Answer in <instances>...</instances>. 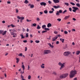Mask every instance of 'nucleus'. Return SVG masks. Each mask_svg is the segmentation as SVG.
<instances>
[{
  "label": "nucleus",
  "mask_w": 80,
  "mask_h": 80,
  "mask_svg": "<svg viewBox=\"0 0 80 80\" xmlns=\"http://www.w3.org/2000/svg\"><path fill=\"white\" fill-rule=\"evenodd\" d=\"M77 74V71L75 70H72L70 73L69 76L70 78H72Z\"/></svg>",
  "instance_id": "1"
},
{
  "label": "nucleus",
  "mask_w": 80,
  "mask_h": 80,
  "mask_svg": "<svg viewBox=\"0 0 80 80\" xmlns=\"http://www.w3.org/2000/svg\"><path fill=\"white\" fill-rule=\"evenodd\" d=\"M58 65L59 66H61V67L60 68V70H62L63 68L65 67V63L63 62L62 64L61 63V62H59L58 63Z\"/></svg>",
  "instance_id": "2"
},
{
  "label": "nucleus",
  "mask_w": 80,
  "mask_h": 80,
  "mask_svg": "<svg viewBox=\"0 0 80 80\" xmlns=\"http://www.w3.org/2000/svg\"><path fill=\"white\" fill-rule=\"evenodd\" d=\"M70 54H71V52L69 51H66L63 53V55L65 57H68Z\"/></svg>",
  "instance_id": "3"
},
{
  "label": "nucleus",
  "mask_w": 80,
  "mask_h": 80,
  "mask_svg": "<svg viewBox=\"0 0 80 80\" xmlns=\"http://www.w3.org/2000/svg\"><path fill=\"white\" fill-rule=\"evenodd\" d=\"M7 31H4L3 30H0V34H2L3 35H5L6 33H7Z\"/></svg>",
  "instance_id": "4"
},
{
  "label": "nucleus",
  "mask_w": 80,
  "mask_h": 80,
  "mask_svg": "<svg viewBox=\"0 0 80 80\" xmlns=\"http://www.w3.org/2000/svg\"><path fill=\"white\" fill-rule=\"evenodd\" d=\"M50 53V50H45L44 52V55H47Z\"/></svg>",
  "instance_id": "5"
},
{
  "label": "nucleus",
  "mask_w": 80,
  "mask_h": 80,
  "mask_svg": "<svg viewBox=\"0 0 80 80\" xmlns=\"http://www.w3.org/2000/svg\"><path fill=\"white\" fill-rule=\"evenodd\" d=\"M72 8L74 9L72 10V12H76V11H77V10H78V8L77 7H72Z\"/></svg>",
  "instance_id": "6"
},
{
  "label": "nucleus",
  "mask_w": 80,
  "mask_h": 80,
  "mask_svg": "<svg viewBox=\"0 0 80 80\" xmlns=\"http://www.w3.org/2000/svg\"><path fill=\"white\" fill-rule=\"evenodd\" d=\"M40 5H43V6H46V5H47V3L45 2H40Z\"/></svg>",
  "instance_id": "7"
},
{
  "label": "nucleus",
  "mask_w": 80,
  "mask_h": 80,
  "mask_svg": "<svg viewBox=\"0 0 80 80\" xmlns=\"http://www.w3.org/2000/svg\"><path fill=\"white\" fill-rule=\"evenodd\" d=\"M57 38H58V36H56V37H54V38H52V41L54 42V41H55V40H57Z\"/></svg>",
  "instance_id": "8"
},
{
  "label": "nucleus",
  "mask_w": 80,
  "mask_h": 80,
  "mask_svg": "<svg viewBox=\"0 0 80 80\" xmlns=\"http://www.w3.org/2000/svg\"><path fill=\"white\" fill-rule=\"evenodd\" d=\"M53 1L55 3H59V2H60L58 0H53Z\"/></svg>",
  "instance_id": "9"
},
{
  "label": "nucleus",
  "mask_w": 80,
  "mask_h": 80,
  "mask_svg": "<svg viewBox=\"0 0 80 80\" xmlns=\"http://www.w3.org/2000/svg\"><path fill=\"white\" fill-rule=\"evenodd\" d=\"M63 75V77H64V78H66V77H67V76L68 75V74L66 73Z\"/></svg>",
  "instance_id": "10"
},
{
  "label": "nucleus",
  "mask_w": 80,
  "mask_h": 80,
  "mask_svg": "<svg viewBox=\"0 0 80 80\" xmlns=\"http://www.w3.org/2000/svg\"><path fill=\"white\" fill-rule=\"evenodd\" d=\"M53 8H60V6H53Z\"/></svg>",
  "instance_id": "11"
},
{
  "label": "nucleus",
  "mask_w": 80,
  "mask_h": 80,
  "mask_svg": "<svg viewBox=\"0 0 80 80\" xmlns=\"http://www.w3.org/2000/svg\"><path fill=\"white\" fill-rule=\"evenodd\" d=\"M69 17H70V15L66 16L64 18V20H67V19H68Z\"/></svg>",
  "instance_id": "12"
},
{
  "label": "nucleus",
  "mask_w": 80,
  "mask_h": 80,
  "mask_svg": "<svg viewBox=\"0 0 80 80\" xmlns=\"http://www.w3.org/2000/svg\"><path fill=\"white\" fill-rule=\"evenodd\" d=\"M47 27L48 28L52 27V24L50 23H49L48 24Z\"/></svg>",
  "instance_id": "13"
},
{
  "label": "nucleus",
  "mask_w": 80,
  "mask_h": 80,
  "mask_svg": "<svg viewBox=\"0 0 80 80\" xmlns=\"http://www.w3.org/2000/svg\"><path fill=\"white\" fill-rule=\"evenodd\" d=\"M44 65H45V64H42V65H41V67L42 68H45V66H44Z\"/></svg>",
  "instance_id": "14"
},
{
  "label": "nucleus",
  "mask_w": 80,
  "mask_h": 80,
  "mask_svg": "<svg viewBox=\"0 0 80 80\" xmlns=\"http://www.w3.org/2000/svg\"><path fill=\"white\" fill-rule=\"evenodd\" d=\"M59 40L60 41H61L62 43H63L64 42V41H65V39H62V38H60Z\"/></svg>",
  "instance_id": "15"
},
{
  "label": "nucleus",
  "mask_w": 80,
  "mask_h": 80,
  "mask_svg": "<svg viewBox=\"0 0 80 80\" xmlns=\"http://www.w3.org/2000/svg\"><path fill=\"white\" fill-rule=\"evenodd\" d=\"M48 45H49L50 47H51L52 48H53V46L52 45V44H51V43H49L48 44Z\"/></svg>",
  "instance_id": "16"
},
{
  "label": "nucleus",
  "mask_w": 80,
  "mask_h": 80,
  "mask_svg": "<svg viewBox=\"0 0 80 80\" xmlns=\"http://www.w3.org/2000/svg\"><path fill=\"white\" fill-rule=\"evenodd\" d=\"M16 60H17L16 63H18V62H19V60H20V59H19V58H16Z\"/></svg>",
  "instance_id": "17"
},
{
  "label": "nucleus",
  "mask_w": 80,
  "mask_h": 80,
  "mask_svg": "<svg viewBox=\"0 0 80 80\" xmlns=\"http://www.w3.org/2000/svg\"><path fill=\"white\" fill-rule=\"evenodd\" d=\"M20 36L21 37V38L22 39H23V38H25V37L23 36V34H21L20 35Z\"/></svg>",
  "instance_id": "18"
},
{
  "label": "nucleus",
  "mask_w": 80,
  "mask_h": 80,
  "mask_svg": "<svg viewBox=\"0 0 80 80\" xmlns=\"http://www.w3.org/2000/svg\"><path fill=\"white\" fill-rule=\"evenodd\" d=\"M22 68H23V70H25V66L24 65H22Z\"/></svg>",
  "instance_id": "19"
},
{
  "label": "nucleus",
  "mask_w": 80,
  "mask_h": 80,
  "mask_svg": "<svg viewBox=\"0 0 80 80\" xmlns=\"http://www.w3.org/2000/svg\"><path fill=\"white\" fill-rule=\"evenodd\" d=\"M60 77L61 78H64L63 74L61 75L60 76Z\"/></svg>",
  "instance_id": "20"
},
{
  "label": "nucleus",
  "mask_w": 80,
  "mask_h": 80,
  "mask_svg": "<svg viewBox=\"0 0 80 80\" xmlns=\"http://www.w3.org/2000/svg\"><path fill=\"white\" fill-rule=\"evenodd\" d=\"M41 27H40V26L39 25H38V26L37 27V29H38V30H39V29H40Z\"/></svg>",
  "instance_id": "21"
},
{
  "label": "nucleus",
  "mask_w": 80,
  "mask_h": 80,
  "mask_svg": "<svg viewBox=\"0 0 80 80\" xmlns=\"http://www.w3.org/2000/svg\"><path fill=\"white\" fill-rule=\"evenodd\" d=\"M76 5L77 6V7H80V5L79 3L76 4Z\"/></svg>",
  "instance_id": "22"
},
{
  "label": "nucleus",
  "mask_w": 80,
  "mask_h": 80,
  "mask_svg": "<svg viewBox=\"0 0 80 80\" xmlns=\"http://www.w3.org/2000/svg\"><path fill=\"white\" fill-rule=\"evenodd\" d=\"M24 3L26 4H27V3H28V0H25L24 1Z\"/></svg>",
  "instance_id": "23"
},
{
  "label": "nucleus",
  "mask_w": 80,
  "mask_h": 80,
  "mask_svg": "<svg viewBox=\"0 0 80 80\" xmlns=\"http://www.w3.org/2000/svg\"><path fill=\"white\" fill-rule=\"evenodd\" d=\"M46 27V25H44L42 26V28L43 29L44 28H45Z\"/></svg>",
  "instance_id": "24"
},
{
  "label": "nucleus",
  "mask_w": 80,
  "mask_h": 80,
  "mask_svg": "<svg viewBox=\"0 0 80 80\" xmlns=\"http://www.w3.org/2000/svg\"><path fill=\"white\" fill-rule=\"evenodd\" d=\"M66 5V6H69V4H68V2H65L64 3Z\"/></svg>",
  "instance_id": "25"
},
{
  "label": "nucleus",
  "mask_w": 80,
  "mask_h": 80,
  "mask_svg": "<svg viewBox=\"0 0 80 80\" xmlns=\"http://www.w3.org/2000/svg\"><path fill=\"white\" fill-rule=\"evenodd\" d=\"M44 13H45L46 14H47L48 13V11H47V10H46L44 11Z\"/></svg>",
  "instance_id": "26"
},
{
  "label": "nucleus",
  "mask_w": 80,
  "mask_h": 80,
  "mask_svg": "<svg viewBox=\"0 0 80 80\" xmlns=\"http://www.w3.org/2000/svg\"><path fill=\"white\" fill-rule=\"evenodd\" d=\"M70 4H71V5H75V4L73 2H70Z\"/></svg>",
  "instance_id": "27"
},
{
  "label": "nucleus",
  "mask_w": 80,
  "mask_h": 80,
  "mask_svg": "<svg viewBox=\"0 0 80 80\" xmlns=\"http://www.w3.org/2000/svg\"><path fill=\"white\" fill-rule=\"evenodd\" d=\"M23 55V54L22 53H19V54L18 55V56L20 57H22Z\"/></svg>",
  "instance_id": "28"
},
{
  "label": "nucleus",
  "mask_w": 80,
  "mask_h": 80,
  "mask_svg": "<svg viewBox=\"0 0 80 80\" xmlns=\"http://www.w3.org/2000/svg\"><path fill=\"white\" fill-rule=\"evenodd\" d=\"M56 15H60L58 11H57V13H56Z\"/></svg>",
  "instance_id": "29"
},
{
  "label": "nucleus",
  "mask_w": 80,
  "mask_h": 80,
  "mask_svg": "<svg viewBox=\"0 0 80 80\" xmlns=\"http://www.w3.org/2000/svg\"><path fill=\"white\" fill-rule=\"evenodd\" d=\"M36 20L38 21V22L40 21V19H39L38 18H36Z\"/></svg>",
  "instance_id": "30"
},
{
  "label": "nucleus",
  "mask_w": 80,
  "mask_h": 80,
  "mask_svg": "<svg viewBox=\"0 0 80 80\" xmlns=\"http://www.w3.org/2000/svg\"><path fill=\"white\" fill-rule=\"evenodd\" d=\"M31 78V76H30V75H29L28 77V80H30V79Z\"/></svg>",
  "instance_id": "31"
},
{
  "label": "nucleus",
  "mask_w": 80,
  "mask_h": 80,
  "mask_svg": "<svg viewBox=\"0 0 80 80\" xmlns=\"http://www.w3.org/2000/svg\"><path fill=\"white\" fill-rule=\"evenodd\" d=\"M44 30H50V29H49V28H44Z\"/></svg>",
  "instance_id": "32"
},
{
  "label": "nucleus",
  "mask_w": 80,
  "mask_h": 80,
  "mask_svg": "<svg viewBox=\"0 0 80 80\" xmlns=\"http://www.w3.org/2000/svg\"><path fill=\"white\" fill-rule=\"evenodd\" d=\"M30 7L31 8H33V7H34V5H33V4H32L31 5H30Z\"/></svg>",
  "instance_id": "33"
},
{
  "label": "nucleus",
  "mask_w": 80,
  "mask_h": 80,
  "mask_svg": "<svg viewBox=\"0 0 80 80\" xmlns=\"http://www.w3.org/2000/svg\"><path fill=\"white\" fill-rule=\"evenodd\" d=\"M35 42L37 43H40V41L36 40L35 41Z\"/></svg>",
  "instance_id": "34"
},
{
  "label": "nucleus",
  "mask_w": 80,
  "mask_h": 80,
  "mask_svg": "<svg viewBox=\"0 0 80 80\" xmlns=\"http://www.w3.org/2000/svg\"><path fill=\"white\" fill-rule=\"evenodd\" d=\"M80 53V51H78L76 52V54L77 55H79V54Z\"/></svg>",
  "instance_id": "35"
},
{
  "label": "nucleus",
  "mask_w": 80,
  "mask_h": 80,
  "mask_svg": "<svg viewBox=\"0 0 80 80\" xmlns=\"http://www.w3.org/2000/svg\"><path fill=\"white\" fill-rule=\"evenodd\" d=\"M26 37L27 38L28 37V33H27L26 34Z\"/></svg>",
  "instance_id": "36"
},
{
  "label": "nucleus",
  "mask_w": 80,
  "mask_h": 80,
  "mask_svg": "<svg viewBox=\"0 0 80 80\" xmlns=\"http://www.w3.org/2000/svg\"><path fill=\"white\" fill-rule=\"evenodd\" d=\"M32 25L34 27H36V26H37V24H36L35 23H34Z\"/></svg>",
  "instance_id": "37"
},
{
  "label": "nucleus",
  "mask_w": 80,
  "mask_h": 80,
  "mask_svg": "<svg viewBox=\"0 0 80 80\" xmlns=\"http://www.w3.org/2000/svg\"><path fill=\"white\" fill-rule=\"evenodd\" d=\"M67 10L66 9L63 11V12H62V13L64 14L65 13H66V12H67Z\"/></svg>",
  "instance_id": "38"
},
{
  "label": "nucleus",
  "mask_w": 80,
  "mask_h": 80,
  "mask_svg": "<svg viewBox=\"0 0 80 80\" xmlns=\"http://www.w3.org/2000/svg\"><path fill=\"white\" fill-rule=\"evenodd\" d=\"M69 10L70 12H72V8H69Z\"/></svg>",
  "instance_id": "39"
},
{
  "label": "nucleus",
  "mask_w": 80,
  "mask_h": 80,
  "mask_svg": "<svg viewBox=\"0 0 80 80\" xmlns=\"http://www.w3.org/2000/svg\"><path fill=\"white\" fill-rule=\"evenodd\" d=\"M20 73H21V75H22V74H23V73H24V70H23V72H22V71H21Z\"/></svg>",
  "instance_id": "40"
},
{
  "label": "nucleus",
  "mask_w": 80,
  "mask_h": 80,
  "mask_svg": "<svg viewBox=\"0 0 80 80\" xmlns=\"http://www.w3.org/2000/svg\"><path fill=\"white\" fill-rule=\"evenodd\" d=\"M57 20H58V22H60V21L62 20V19L60 18H58L57 19Z\"/></svg>",
  "instance_id": "41"
},
{
  "label": "nucleus",
  "mask_w": 80,
  "mask_h": 80,
  "mask_svg": "<svg viewBox=\"0 0 80 80\" xmlns=\"http://www.w3.org/2000/svg\"><path fill=\"white\" fill-rule=\"evenodd\" d=\"M21 78H22V79H24L23 78V76L22 75H21Z\"/></svg>",
  "instance_id": "42"
},
{
  "label": "nucleus",
  "mask_w": 80,
  "mask_h": 80,
  "mask_svg": "<svg viewBox=\"0 0 80 80\" xmlns=\"http://www.w3.org/2000/svg\"><path fill=\"white\" fill-rule=\"evenodd\" d=\"M45 32H47V31H43L42 32V33H45Z\"/></svg>",
  "instance_id": "43"
},
{
  "label": "nucleus",
  "mask_w": 80,
  "mask_h": 80,
  "mask_svg": "<svg viewBox=\"0 0 80 80\" xmlns=\"http://www.w3.org/2000/svg\"><path fill=\"white\" fill-rule=\"evenodd\" d=\"M49 12L50 13H53V11H49Z\"/></svg>",
  "instance_id": "44"
},
{
  "label": "nucleus",
  "mask_w": 80,
  "mask_h": 80,
  "mask_svg": "<svg viewBox=\"0 0 80 80\" xmlns=\"http://www.w3.org/2000/svg\"><path fill=\"white\" fill-rule=\"evenodd\" d=\"M64 34H68V32L67 31H65L64 32Z\"/></svg>",
  "instance_id": "45"
},
{
  "label": "nucleus",
  "mask_w": 80,
  "mask_h": 80,
  "mask_svg": "<svg viewBox=\"0 0 80 80\" xmlns=\"http://www.w3.org/2000/svg\"><path fill=\"white\" fill-rule=\"evenodd\" d=\"M59 12L60 13H62V10H59Z\"/></svg>",
  "instance_id": "46"
},
{
  "label": "nucleus",
  "mask_w": 80,
  "mask_h": 80,
  "mask_svg": "<svg viewBox=\"0 0 80 80\" xmlns=\"http://www.w3.org/2000/svg\"><path fill=\"white\" fill-rule=\"evenodd\" d=\"M10 32L11 35H13L14 33L13 32H12L10 31Z\"/></svg>",
  "instance_id": "47"
},
{
  "label": "nucleus",
  "mask_w": 80,
  "mask_h": 80,
  "mask_svg": "<svg viewBox=\"0 0 80 80\" xmlns=\"http://www.w3.org/2000/svg\"><path fill=\"white\" fill-rule=\"evenodd\" d=\"M53 73V74H54V75H57V72H54Z\"/></svg>",
  "instance_id": "48"
},
{
  "label": "nucleus",
  "mask_w": 80,
  "mask_h": 80,
  "mask_svg": "<svg viewBox=\"0 0 80 80\" xmlns=\"http://www.w3.org/2000/svg\"><path fill=\"white\" fill-rule=\"evenodd\" d=\"M11 26L12 27V28L15 27V25H14L12 24L11 25Z\"/></svg>",
  "instance_id": "49"
},
{
  "label": "nucleus",
  "mask_w": 80,
  "mask_h": 80,
  "mask_svg": "<svg viewBox=\"0 0 80 80\" xmlns=\"http://www.w3.org/2000/svg\"><path fill=\"white\" fill-rule=\"evenodd\" d=\"M48 3H49V4H51L52 3V2L50 1H48Z\"/></svg>",
  "instance_id": "50"
},
{
  "label": "nucleus",
  "mask_w": 80,
  "mask_h": 80,
  "mask_svg": "<svg viewBox=\"0 0 80 80\" xmlns=\"http://www.w3.org/2000/svg\"><path fill=\"white\" fill-rule=\"evenodd\" d=\"M23 42H24V43H26V42H27V41L25 40L23 41Z\"/></svg>",
  "instance_id": "51"
},
{
  "label": "nucleus",
  "mask_w": 80,
  "mask_h": 80,
  "mask_svg": "<svg viewBox=\"0 0 80 80\" xmlns=\"http://www.w3.org/2000/svg\"><path fill=\"white\" fill-rule=\"evenodd\" d=\"M27 50V47H25V52H26Z\"/></svg>",
  "instance_id": "52"
},
{
  "label": "nucleus",
  "mask_w": 80,
  "mask_h": 80,
  "mask_svg": "<svg viewBox=\"0 0 80 80\" xmlns=\"http://www.w3.org/2000/svg\"><path fill=\"white\" fill-rule=\"evenodd\" d=\"M21 20H23V19H24V17H21Z\"/></svg>",
  "instance_id": "53"
},
{
  "label": "nucleus",
  "mask_w": 80,
  "mask_h": 80,
  "mask_svg": "<svg viewBox=\"0 0 80 80\" xmlns=\"http://www.w3.org/2000/svg\"><path fill=\"white\" fill-rule=\"evenodd\" d=\"M59 43V41H57L56 42V44H57V45H58Z\"/></svg>",
  "instance_id": "54"
},
{
  "label": "nucleus",
  "mask_w": 80,
  "mask_h": 80,
  "mask_svg": "<svg viewBox=\"0 0 80 80\" xmlns=\"http://www.w3.org/2000/svg\"><path fill=\"white\" fill-rule=\"evenodd\" d=\"M22 30L23 32H25L26 31L25 29L24 28H22Z\"/></svg>",
  "instance_id": "55"
},
{
  "label": "nucleus",
  "mask_w": 80,
  "mask_h": 80,
  "mask_svg": "<svg viewBox=\"0 0 80 80\" xmlns=\"http://www.w3.org/2000/svg\"><path fill=\"white\" fill-rule=\"evenodd\" d=\"M38 78L39 80H41V79H40V75H39L38 77Z\"/></svg>",
  "instance_id": "56"
},
{
  "label": "nucleus",
  "mask_w": 80,
  "mask_h": 80,
  "mask_svg": "<svg viewBox=\"0 0 80 80\" xmlns=\"http://www.w3.org/2000/svg\"><path fill=\"white\" fill-rule=\"evenodd\" d=\"M54 33H55V34H57V33H58V32L57 31H55L54 32Z\"/></svg>",
  "instance_id": "57"
},
{
  "label": "nucleus",
  "mask_w": 80,
  "mask_h": 80,
  "mask_svg": "<svg viewBox=\"0 0 80 80\" xmlns=\"http://www.w3.org/2000/svg\"><path fill=\"white\" fill-rule=\"evenodd\" d=\"M72 20H73L74 21H75L76 20V19H75V18H72Z\"/></svg>",
  "instance_id": "58"
},
{
  "label": "nucleus",
  "mask_w": 80,
  "mask_h": 80,
  "mask_svg": "<svg viewBox=\"0 0 80 80\" xmlns=\"http://www.w3.org/2000/svg\"><path fill=\"white\" fill-rule=\"evenodd\" d=\"M16 13H18V9H16Z\"/></svg>",
  "instance_id": "59"
},
{
  "label": "nucleus",
  "mask_w": 80,
  "mask_h": 80,
  "mask_svg": "<svg viewBox=\"0 0 80 80\" xmlns=\"http://www.w3.org/2000/svg\"><path fill=\"white\" fill-rule=\"evenodd\" d=\"M72 32H75V29H73L72 30Z\"/></svg>",
  "instance_id": "60"
},
{
  "label": "nucleus",
  "mask_w": 80,
  "mask_h": 80,
  "mask_svg": "<svg viewBox=\"0 0 80 80\" xmlns=\"http://www.w3.org/2000/svg\"><path fill=\"white\" fill-rule=\"evenodd\" d=\"M17 18H18V19H21V18H20V17H19V16H18L17 17Z\"/></svg>",
  "instance_id": "61"
},
{
  "label": "nucleus",
  "mask_w": 80,
  "mask_h": 80,
  "mask_svg": "<svg viewBox=\"0 0 80 80\" xmlns=\"http://www.w3.org/2000/svg\"><path fill=\"white\" fill-rule=\"evenodd\" d=\"M2 23H5V21H2Z\"/></svg>",
  "instance_id": "62"
},
{
  "label": "nucleus",
  "mask_w": 80,
  "mask_h": 80,
  "mask_svg": "<svg viewBox=\"0 0 80 80\" xmlns=\"http://www.w3.org/2000/svg\"><path fill=\"white\" fill-rule=\"evenodd\" d=\"M30 36L31 38H32V37H33V36H32V34H30Z\"/></svg>",
  "instance_id": "63"
},
{
  "label": "nucleus",
  "mask_w": 80,
  "mask_h": 80,
  "mask_svg": "<svg viewBox=\"0 0 80 80\" xmlns=\"http://www.w3.org/2000/svg\"><path fill=\"white\" fill-rule=\"evenodd\" d=\"M73 80H77V79L76 78H75Z\"/></svg>",
  "instance_id": "64"
}]
</instances>
